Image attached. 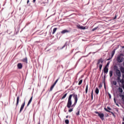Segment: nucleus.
<instances>
[{
	"label": "nucleus",
	"mask_w": 124,
	"mask_h": 124,
	"mask_svg": "<svg viewBox=\"0 0 124 124\" xmlns=\"http://www.w3.org/2000/svg\"><path fill=\"white\" fill-rule=\"evenodd\" d=\"M77 102H78V95L75 94V93H73L69 95L66 106L67 108L70 109V108H72V107H75Z\"/></svg>",
	"instance_id": "f257e3e1"
},
{
	"label": "nucleus",
	"mask_w": 124,
	"mask_h": 124,
	"mask_svg": "<svg viewBox=\"0 0 124 124\" xmlns=\"http://www.w3.org/2000/svg\"><path fill=\"white\" fill-rule=\"evenodd\" d=\"M94 113L99 117L100 119H101L102 121H104V114L101 112H98V111H94Z\"/></svg>",
	"instance_id": "f03ea898"
},
{
	"label": "nucleus",
	"mask_w": 124,
	"mask_h": 124,
	"mask_svg": "<svg viewBox=\"0 0 124 124\" xmlns=\"http://www.w3.org/2000/svg\"><path fill=\"white\" fill-rule=\"evenodd\" d=\"M100 63H101V64H100ZM102 63H103V59H102V58H101L100 59L98 60L97 63V65H98V64H99V69L100 70H101L102 68Z\"/></svg>",
	"instance_id": "7ed1b4c3"
},
{
	"label": "nucleus",
	"mask_w": 124,
	"mask_h": 124,
	"mask_svg": "<svg viewBox=\"0 0 124 124\" xmlns=\"http://www.w3.org/2000/svg\"><path fill=\"white\" fill-rule=\"evenodd\" d=\"M117 80L118 81V82H120V83H122V86L124 87V74L123 75V78L122 79H121V77L118 76Z\"/></svg>",
	"instance_id": "20e7f679"
},
{
	"label": "nucleus",
	"mask_w": 124,
	"mask_h": 124,
	"mask_svg": "<svg viewBox=\"0 0 124 124\" xmlns=\"http://www.w3.org/2000/svg\"><path fill=\"white\" fill-rule=\"evenodd\" d=\"M26 104V102L24 101L22 104L21 106V108L20 109V111L19 112L21 113V112H22V111H23V109H24V107H25V105Z\"/></svg>",
	"instance_id": "39448f33"
},
{
	"label": "nucleus",
	"mask_w": 124,
	"mask_h": 124,
	"mask_svg": "<svg viewBox=\"0 0 124 124\" xmlns=\"http://www.w3.org/2000/svg\"><path fill=\"white\" fill-rule=\"evenodd\" d=\"M77 28H78V29H80V30H86V27L81 26L79 24L77 25Z\"/></svg>",
	"instance_id": "423d86ee"
},
{
	"label": "nucleus",
	"mask_w": 124,
	"mask_h": 124,
	"mask_svg": "<svg viewBox=\"0 0 124 124\" xmlns=\"http://www.w3.org/2000/svg\"><path fill=\"white\" fill-rule=\"evenodd\" d=\"M116 74L117 76H119V77H121V76H122L121 74V71H120L119 69H117L116 70Z\"/></svg>",
	"instance_id": "0eeeda50"
},
{
	"label": "nucleus",
	"mask_w": 124,
	"mask_h": 124,
	"mask_svg": "<svg viewBox=\"0 0 124 124\" xmlns=\"http://www.w3.org/2000/svg\"><path fill=\"white\" fill-rule=\"evenodd\" d=\"M117 62H123V57H122L121 56L118 57H117Z\"/></svg>",
	"instance_id": "6e6552de"
},
{
	"label": "nucleus",
	"mask_w": 124,
	"mask_h": 124,
	"mask_svg": "<svg viewBox=\"0 0 124 124\" xmlns=\"http://www.w3.org/2000/svg\"><path fill=\"white\" fill-rule=\"evenodd\" d=\"M17 66L18 69H22L23 68V64L22 63H18Z\"/></svg>",
	"instance_id": "1a4fd4ad"
},
{
	"label": "nucleus",
	"mask_w": 124,
	"mask_h": 124,
	"mask_svg": "<svg viewBox=\"0 0 124 124\" xmlns=\"http://www.w3.org/2000/svg\"><path fill=\"white\" fill-rule=\"evenodd\" d=\"M104 110L105 111H106L107 112H109V113H111V114H112V116H113V117H116V115H115V114L114 113V112H112V111H109V110H108L107 108H104Z\"/></svg>",
	"instance_id": "9d476101"
},
{
	"label": "nucleus",
	"mask_w": 124,
	"mask_h": 124,
	"mask_svg": "<svg viewBox=\"0 0 124 124\" xmlns=\"http://www.w3.org/2000/svg\"><path fill=\"white\" fill-rule=\"evenodd\" d=\"M108 68H107L106 66L104 68V73H106V74H107L108 73Z\"/></svg>",
	"instance_id": "9b49d317"
},
{
	"label": "nucleus",
	"mask_w": 124,
	"mask_h": 124,
	"mask_svg": "<svg viewBox=\"0 0 124 124\" xmlns=\"http://www.w3.org/2000/svg\"><path fill=\"white\" fill-rule=\"evenodd\" d=\"M20 100V97L19 96H17V99H16V107H17V106H18V105H19V101Z\"/></svg>",
	"instance_id": "f8f14e48"
},
{
	"label": "nucleus",
	"mask_w": 124,
	"mask_h": 124,
	"mask_svg": "<svg viewBox=\"0 0 124 124\" xmlns=\"http://www.w3.org/2000/svg\"><path fill=\"white\" fill-rule=\"evenodd\" d=\"M69 32V31L68 30H64L61 31V33H62V34H63L64 33H66V32Z\"/></svg>",
	"instance_id": "ddd939ff"
},
{
	"label": "nucleus",
	"mask_w": 124,
	"mask_h": 124,
	"mask_svg": "<svg viewBox=\"0 0 124 124\" xmlns=\"http://www.w3.org/2000/svg\"><path fill=\"white\" fill-rule=\"evenodd\" d=\"M31 101H32V96L30 98V100L29 101L28 103L27 104V106H29V105L31 104Z\"/></svg>",
	"instance_id": "4468645a"
},
{
	"label": "nucleus",
	"mask_w": 124,
	"mask_h": 124,
	"mask_svg": "<svg viewBox=\"0 0 124 124\" xmlns=\"http://www.w3.org/2000/svg\"><path fill=\"white\" fill-rule=\"evenodd\" d=\"M95 93L96 94H98V93H99V90L97 87L95 89Z\"/></svg>",
	"instance_id": "2eb2a0df"
},
{
	"label": "nucleus",
	"mask_w": 124,
	"mask_h": 124,
	"mask_svg": "<svg viewBox=\"0 0 124 124\" xmlns=\"http://www.w3.org/2000/svg\"><path fill=\"white\" fill-rule=\"evenodd\" d=\"M22 62H26V63H28V58H25L22 60Z\"/></svg>",
	"instance_id": "dca6fc26"
},
{
	"label": "nucleus",
	"mask_w": 124,
	"mask_h": 124,
	"mask_svg": "<svg viewBox=\"0 0 124 124\" xmlns=\"http://www.w3.org/2000/svg\"><path fill=\"white\" fill-rule=\"evenodd\" d=\"M58 30V28H55L53 29V31H52V34H55V32L57 31V30Z\"/></svg>",
	"instance_id": "f3484780"
},
{
	"label": "nucleus",
	"mask_w": 124,
	"mask_h": 124,
	"mask_svg": "<svg viewBox=\"0 0 124 124\" xmlns=\"http://www.w3.org/2000/svg\"><path fill=\"white\" fill-rule=\"evenodd\" d=\"M55 86H56L55 85H54V84L51 86L49 92H52V91H53V89H54V87H55Z\"/></svg>",
	"instance_id": "a211bd4d"
},
{
	"label": "nucleus",
	"mask_w": 124,
	"mask_h": 124,
	"mask_svg": "<svg viewBox=\"0 0 124 124\" xmlns=\"http://www.w3.org/2000/svg\"><path fill=\"white\" fill-rule=\"evenodd\" d=\"M120 71H121L122 73H124V67L123 66H121L120 67Z\"/></svg>",
	"instance_id": "6ab92c4d"
},
{
	"label": "nucleus",
	"mask_w": 124,
	"mask_h": 124,
	"mask_svg": "<svg viewBox=\"0 0 124 124\" xmlns=\"http://www.w3.org/2000/svg\"><path fill=\"white\" fill-rule=\"evenodd\" d=\"M67 95V93H66L65 94H64L63 96L61 98V99H64V98H65V97H66V96Z\"/></svg>",
	"instance_id": "aec40b11"
},
{
	"label": "nucleus",
	"mask_w": 124,
	"mask_h": 124,
	"mask_svg": "<svg viewBox=\"0 0 124 124\" xmlns=\"http://www.w3.org/2000/svg\"><path fill=\"white\" fill-rule=\"evenodd\" d=\"M114 55H115V49H114L111 52V58L114 57Z\"/></svg>",
	"instance_id": "412c9836"
},
{
	"label": "nucleus",
	"mask_w": 124,
	"mask_h": 124,
	"mask_svg": "<svg viewBox=\"0 0 124 124\" xmlns=\"http://www.w3.org/2000/svg\"><path fill=\"white\" fill-rule=\"evenodd\" d=\"M93 90H92V93H91V99H92V100H93Z\"/></svg>",
	"instance_id": "4be33fe9"
},
{
	"label": "nucleus",
	"mask_w": 124,
	"mask_h": 124,
	"mask_svg": "<svg viewBox=\"0 0 124 124\" xmlns=\"http://www.w3.org/2000/svg\"><path fill=\"white\" fill-rule=\"evenodd\" d=\"M109 76L111 77V76H113V71L110 70L109 71Z\"/></svg>",
	"instance_id": "5701e85b"
},
{
	"label": "nucleus",
	"mask_w": 124,
	"mask_h": 124,
	"mask_svg": "<svg viewBox=\"0 0 124 124\" xmlns=\"http://www.w3.org/2000/svg\"><path fill=\"white\" fill-rule=\"evenodd\" d=\"M88 85H86V89H85V93H88Z\"/></svg>",
	"instance_id": "b1692460"
},
{
	"label": "nucleus",
	"mask_w": 124,
	"mask_h": 124,
	"mask_svg": "<svg viewBox=\"0 0 124 124\" xmlns=\"http://www.w3.org/2000/svg\"><path fill=\"white\" fill-rule=\"evenodd\" d=\"M82 83H83V79H81L79 80L78 82V86H80V85H81Z\"/></svg>",
	"instance_id": "393cba45"
},
{
	"label": "nucleus",
	"mask_w": 124,
	"mask_h": 124,
	"mask_svg": "<svg viewBox=\"0 0 124 124\" xmlns=\"http://www.w3.org/2000/svg\"><path fill=\"white\" fill-rule=\"evenodd\" d=\"M112 84L113 85H114V86H117V81H113L112 82Z\"/></svg>",
	"instance_id": "a878e982"
},
{
	"label": "nucleus",
	"mask_w": 124,
	"mask_h": 124,
	"mask_svg": "<svg viewBox=\"0 0 124 124\" xmlns=\"http://www.w3.org/2000/svg\"><path fill=\"white\" fill-rule=\"evenodd\" d=\"M72 111H73V108H70L68 110V112H69V113H71V112H72Z\"/></svg>",
	"instance_id": "bb28decb"
},
{
	"label": "nucleus",
	"mask_w": 124,
	"mask_h": 124,
	"mask_svg": "<svg viewBox=\"0 0 124 124\" xmlns=\"http://www.w3.org/2000/svg\"><path fill=\"white\" fill-rule=\"evenodd\" d=\"M97 29H98V27H95L92 29V31H96V30H97Z\"/></svg>",
	"instance_id": "cd10ccee"
},
{
	"label": "nucleus",
	"mask_w": 124,
	"mask_h": 124,
	"mask_svg": "<svg viewBox=\"0 0 124 124\" xmlns=\"http://www.w3.org/2000/svg\"><path fill=\"white\" fill-rule=\"evenodd\" d=\"M65 123L66 124H69V120H68V119H66L65 121Z\"/></svg>",
	"instance_id": "c85d7f7f"
},
{
	"label": "nucleus",
	"mask_w": 124,
	"mask_h": 124,
	"mask_svg": "<svg viewBox=\"0 0 124 124\" xmlns=\"http://www.w3.org/2000/svg\"><path fill=\"white\" fill-rule=\"evenodd\" d=\"M119 91L120 93H123V92H124V91L123 90V89H122L121 88H119Z\"/></svg>",
	"instance_id": "c756f323"
},
{
	"label": "nucleus",
	"mask_w": 124,
	"mask_h": 124,
	"mask_svg": "<svg viewBox=\"0 0 124 124\" xmlns=\"http://www.w3.org/2000/svg\"><path fill=\"white\" fill-rule=\"evenodd\" d=\"M59 78H58L55 81V82L53 83V84L55 85H56V84H57L58 83V81H59Z\"/></svg>",
	"instance_id": "7c9ffc66"
},
{
	"label": "nucleus",
	"mask_w": 124,
	"mask_h": 124,
	"mask_svg": "<svg viewBox=\"0 0 124 124\" xmlns=\"http://www.w3.org/2000/svg\"><path fill=\"white\" fill-rule=\"evenodd\" d=\"M77 116H79L80 115V110H78V112L76 113V114Z\"/></svg>",
	"instance_id": "2f4dec72"
},
{
	"label": "nucleus",
	"mask_w": 124,
	"mask_h": 124,
	"mask_svg": "<svg viewBox=\"0 0 124 124\" xmlns=\"http://www.w3.org/2000/svg\"><path fill=\"white\" fill-rule=\"evenodd\" d=\"M108 97L109 99H111V94H110L109 93H108Z\"/></svg>",
	"instance_id": "473e14b6"
},
{
	"label": "nucleus",
	"mask_w": 124,
	"mask_h": 124,
	"mask_svg": "<svg viewBox=\"0 0 124 124\" xmlns=\"http://www.w3.org/2000/svg\"><path fill=\"white\" fill-rule=\"evenodd\" d=\"M101 88H102V85H101V84H100V85L99 86V88L101 89Z\"/></svg>",
	"instance_id": "72a5a7b5"
},
{
	"label": "nucleus",
	"mask_w": 124,
	"mask_h": 124,
	"mask_svg": "<svg viewBox=\"0 0 124 124\" xmlns=\"http://www.w3.org/2000/svg\"><path fill=\"white\" fill-rule=\"evenodd\" d=\"M109 63H110V62H108L107 65L105 66H106V67H107V66H108V65H109Z\"/></svg>",
	"instance_id": "f704fd0d"
},
{
	"label": "nucleus",
	"mask_w": 124,
	"mask_h": 124,
	"mask_svg": "<svg viewBox=\"0 0 124 124\" xmlns=\"http://www.w3.org/2000/svg\"><path fill=\"white\" fill-rule=\"evenodd\" d=\"M122 99L124 100V95H122Z\"/></svg>",
	"instance_id": "c9c22d12"
},
{
	"label": "nucleus",
	"mask_w": 124,
	"mask_h": 124,
	"mask_svg": "<svg viewBox=\"0 0 124 124\" xmlns=\"http://www.w3.org/2000/svg\"><path fill=\"white\" fill-rule=\"evenodd\" d=\"M111 59H112V57H111L110 58H108L107 61H110V60H111Z\"/></svg>",
	"instance_id": "e433bc0d"
},
{
	"label": "nucleus",
	"mask_w": 124,
	"mask_h": 124,
	"mask_svg": "<svg viewBox=\"0 0 124 124\" xmlns=\"http://www.w3.org/2000/svg\"><path fill=\"white\" fill-rule=\"evenodd\" d=\"M107 108H108V110H111V108H110V107H108Z\"/></svg>",
	"instance_id": "4c0bfd02"
},
{
	"label": "nucleus",
	"mask_w": 124,
	"mask_h": 124,
	"mask_svg": "<svg viewBox=\"0 0 124 124\" xmlns=\"http://www.w3.org/2000/svg\"><path fill=\"white\" fill-rule=\"evenodd\" d=\"M30 2V0H27V4H28V3Z\"/></svg>",
	"instance_id": "58836bf2"
},
{
	"label": "nucleus",
	"mask_w": 124,
	"mask_h": 124,
	"mask_svg": "<svg viewBox=\"0 0 124 124\" xmlns=\"http://www.w3.org/2000/svg\"><path fill=\"white\" fill-rule=\"evenodd\" d=\"M36 0H33V3H34L35 2Z\"/></svg>",
	"instance_id": "ea45409f"
},
{
	"label": "nucleus",
	"mask_w": 124,
	"mask_h": 124,
	"mask_svg": "<svg viewBox=\"0 0 124 124\" xmlns=\"http://www.w3.org/2000/svg\"><path fill=\"white\" fill-rule=\"evenodd\" d=\"M117 18V16H115L114 17V19H116Z\"/></svg>",
	"instance_id": "a19ab883"
},
{
	"label": "nucleus",
	"mask_w": 124,
	"mask_h": 124,
	"mask_svg": "<svg viewBox=\"0 0 124 124\" xmlns=\"http://www.w3.org/2000/svg\"><path fill=\"white\" fill-rule=\"evenodd\" d=\"M66 118L67 119V118H68V116H66Z\"/></svg>",
	"instance_id": "79ce46f5"
},
{
	"label": "nucleus",
	"mask_w": 124,
	"mask_h": 124,
	"mask_svg": "<svg viewBox=\"0 0 124 124\" xmlns=\"http://www.w3.org/2000/svg\"><path fill=\"white\" fill-rule=\"evenodd\" d=\"M38 124H40V122H39V123H38Z\"/></svg>",
	"instance_id": "37998d69"
},
{
	"label": "nucleus",
	"mask_w": 124,
	"mask_h": 124,
	"mask_svg": "<svg viewBox=\"0 0 124 124\" xmlns=\"http://www.w3.org/2000/svg\"><path fill=\"white\" fill-rule=\"evenodd\" d=\"M105 89H106V86H105Z\"/></svg>",
	"instance_id": "c03bdc74"
},
{
	"label": "nucleus",
	"mask_w": 124,
	"mask_h": 124,
	"mask_svg": "<svg viewBox=\"0 0 124 124\" xmlns=\"http://www.w3.org/2000/svg\"><path fill=\"white\" fill-rule=\"evenodd\" d=\"M123 121H124V117H123Z\"/></svg>",
	"instance_id": "a18cd8bd"
},
{
	"label": "nucleus",
	"mask_w": 124,
	"mask_h": 124,
	"mask_svg": "<svg viewBox=\"0 0 124 124\" xmlns=\"http://www.w3.org/2000/svg\"><path fill=\"white\" fill-rule=\"evenodd\" d=\"M64 112H66V111L65 110H64Z\"/></svg>",
	"instance_id": "49530a36"
},
{
	"label": "nucleus",
	"mask_w": 124,
	"mask_h": 124,
	"mask_svg": "<svg viewBox=\"0 0 124 124\" xmlns=\"http://www.w3.org/2000/svg\"><path fill=\"white\" fill-rule=\"evenodd\" d=\"M122 124H124V122H123V123H122Z\"/></svg>",
	"instance_id": "de8ad7c7"
},
{
	"label": "nucleus",
	"mask_w": 124,
	"mask_h": 124,
	"mask_svg": "<svg viewBox=\"0 0 124 124\" xmlns=\"http://www.w3.org/2000/svg\"><path fill=\"white\" fill-rule=\"evenodd\" d=\"M123 48H124V46H123Z\"/></svg>",
	"instance_id": "09e8293b"
},
{
	"label": "nucleus",
	"mask_w": 124,
	"mask_h": 124,
	"mask_svg": "<svg viewBox=\"0 0 124 124\" xmlns=\"http://www.w3.org/2000/svg\"><path fill=\"white\" fill-rule=\"evenodd\" d=\"M63 47H64V46H63Z\"/></svg>",
	"instance_id": "8fccbe9b"
},
{
	"label": "nucleus",
	"mask_w": 124,
	"mask_h": 124,
	"mask_svg": "<svg viewBox=\"0 0 124 124\" xmlns=\"http://www.w3.org/2000/svg\"><path fill=\"white\" fill-rule=\"evenodd\" d=\"M63 47H64V46H63Z\"/></svg>",
	"instance_id": "3c124183"
}]
</instances>
